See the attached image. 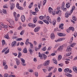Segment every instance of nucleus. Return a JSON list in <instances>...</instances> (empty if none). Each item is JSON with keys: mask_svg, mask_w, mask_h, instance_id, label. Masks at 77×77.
Instances as JSON below:
<instances>
[{"mask_svg": "<svg viewBox=\"0 0 77 77\" xmlns=\"http://www.w3.org/2000/svg\"><path fill=\"white\" fill-rule=\"evenodd\" d=\"M41 48H37L36 47L35 48V51H38V50H39V49H40Z\"/></svg>", "mask_w": 77, "mask_h": 77, "instance_id": "55", "label": "nucleus"}, {"mask_svg": "<svg viewBox=\"0 0 77 77\" xmlns=\"http://www.w3.org/2000/svg\"><path fill=\"white\" fill-rule=\"evenodd\" d=\"M39 18H40V20H43V19H44V17L42 16H40L39 17Z\"/></svg>", "mask_w": 77, "mask_h": 77, "instance_id": "45", "label": "nucleus"}, {"mask_svg": "<svg viewBox=\"0 0 77 77\" xmlns=\"http://www.w3.org/2000/svg\"><path fill=\"white\" fill-rule=\"evenodd\" d=\"M28 44H30V42H26L25 44L26 45H28Z\"/></svg>", "mask_w": 77, "mask_h": 77, "instance_id": "58", "label": "nucleus"}, {"mask_svg": "<svg viewBox=\"0 0 77 77\" xmlns=\"http://www.w3.org/2000/svg\"><path fill=\"white\" fill-rule=\"evenodd\" d=\"M2 13H4V14H7L6 10H3Z\"/></svg>", "mask_w": 77, "mask_h": 77, "instance_id": "47", "label": "nucleus"}, {"mask_svg": "<svg viewBox=\"0 0 77 77\" xmlns=\"http://www.w3.org/2000/svg\"><path fill=\"white\" fill-rule=\"evenodd\" d=\"M35 12H38V11H39V10H38V7H36V8H35Z\"/></svg>", "mask_w": 77, "mask_h": 77, "instance_id": "40", "label": "nucleus"}, {"mask_svg": "<svg viewBox=\"0 0 77 77\" xmlns=\"http://www.w3.org/2000/svg\"><path fill=\"white\" fill-rule=\"evenodd\" d=\"M58 71L59 72H62V69L61 68H59L58 69Z\"/></svg>", "mask_w": 77, "mask_h": 77, "instance_id": "59", "label": "nucleus"}, {"mask_svg": "<svg viewBox=\"0 0 77 77\" xmlns=\"http://www.w3.org/2000/svg\"><path fill=\"white\" fill-rule=\"evenodd\" d=\"M47 2V0H44L43 2V6H44L45 5V3Z\"/></svg>", "mask_w": 77, "mask_h": 77, "instance_id": "37", "label": "nucleus"}, {"mask_svg": "<svg viewBox=\"0 0 77 77\" xmlns=\"http://www.w3.org/2000/svg\"><path fill=\"white\" fill-rule=\"evenodd\" d=\"M60 17H58L57 18V22H60Z\"/></svg>", "mask_w": 77, "mask_h": 77, "instance_id": "49", "label": "nucleus"}, {"mask_svg": "<svg viewBox=\"0 0 77 77\" xmlns=\"http://www.w3.org/2000/svg\"><path fill=\"white\" fill-rule=\"evenodd\" d=\"M21 20L22 22H24L25 21V20H26V17H25L24 15H23L21 17Z\"/></svg>", "mask_w": 77, "mask_h": 77, "instance_id": "4", "label": "nucleus"}, {"mask_svg": "<svg viewBox=\"0 0 77 77\" xmlns=\"http://www.w3.org/2000/svg\"><path fill=\"white\" fill-rule=\"evenodd\" d=\"M15 61H16L17 65L18 66V65H20V60H18V59L17 58H16L15 59Z\"/></svg>", "mask_w": 77, "mask_h": 77, "instance_id": "6", "label": "nucleus"}, {"mask_svg": "<svg viewBox=\"0 0 77 77\" xmlns=\"http://www.w3.org/2000/svg\"><path fill=\"white\" fill-rule=\"evenodd\" d=\"M40 29V27L39 26L36 27L34 29V32H38V31Z\"/></svg>", "mask_w": 77, "mask_h": 77, "instance_id": "15", "label": "nucleus"}, {"mask_svg": "<svg viewBox=\"0 0 77 77\" xmlns=\"http://www.w3.org/2000/svg\"><path fill=\"white\" fill-rule=\"evenodd\" d=\"M63 24L62 23L60 24V25L59 27L61 29H63Z\"/></svg>", "mask_w": 77, "mask_h": 77, "instance_id": "31", "label": "nucleus"}, {"mask_svg": "<svg viewBox=\"0 0 77 77\" xmlns=\"http://www.w3.org/2000/svg\"><path fill=\"white\" fill-rule=\"evenodd\" d=\"M43 22L47 24H49V22L46 20H44Z\"/></svg>", "mask_w": 77, "mask_h": 77, "instance_id": "38", "label": "nucleus"}, {"mask_svg": "<svg viewBox=\"0 0 77 77\" xmlns=\"http://www.w3.org/2000/svg\"><path fill=\"white\" fill-rule=\"evenodd\" d=\"M21 40H23V38H19L17 39V41H21Z\"/></svg>", "mask_w": 77, "mask_h": 77, "instance_id": "61", "label": "nucleus"}, {"mask_svg": "<svg viewBox=\"0 0 77 77\" xmlns=\"http://www.w3.org/2000/svg\"><path fill=\"white\" fill-rule=\"evenodd\" d=\"M72 19H73V20H74V21H76V20H77V18H76V17H75L74 16L72 17Z\"/></svg>", "mask_w": 77, "mask_h": 77, "instance_id": "54", "label": "nucleus"}, {"mask_svg": "<svg viewBox=\"0 0 77 77\" xmlns=\"http://www.w3.org/2000/svg\"><path fill=\"white\" fill-rule=\"evenodd\" d=\"M49 12L50 14H52L53 12V8H51V7H49L48 8Z\"/></svg>", "mask_w": 77, "mask_h": 77, "instance_id": "10", "label": "nucleus"}, {"mask_svg": "<svg viewBox=\"0 0 77 77\" xmlns=\"http://www.w3.org/2000/svg\"><path fill=\"white\" fill-rule=\"evenodd\" d=\"M71 46H69L67 47V49L66 50L67 51H71V50H72V49L71 48Z\"/></svg>", "mask_w": 77, "mask_h": 77, "instance_id": "16", "label": "nucleus"}, {"mask_svg": "<svg viewBox=\"0 0 77 77\" xmlns=\"http://www.w3.org/2000/svg\"><path fill=\"white\" fill-rule=\"evenodd\" d=\"M29 51L30 54H32V53H33V51L32 50V48H29Z\"/></svg>", "mask_w": 77, "mask_h": 77, "instance_id": "23", "label": "nucleus"}, {"mask_svg": "<svg viewBox=\"0 0 77 77\" xmlns=\"http://www.w3.org/2000/svg\"><path fill=\"white\" fill-rule=\"evenodd\" d=\"M65 75H66V76H67V77H71L72 76V75L71 74L68 73H66Z\"/></svg>", "mask_w": 77, "mask_h": 77, "instance_id": "21", "label": "nucleus"}, {"mask_svg": "<svg viewBox=\"0 0 77 77\" xmlns=\"http://www.w3.org/2000/svg\"><path fill=\"white\" fill-rule=\"evenodd\" d=\"M38 54H39L38 56L39 57H42V55L41 54V53L40 52L38 53Z\"/></svg>", "mask_w": 77, "mask_h": 77, "instance_id": "51", "label": "nucleus"}, {"mask_svg": "<svg viewBox=\"0 0 77 77\" xmlns=\"http://www.w3.org/2000/svg\"><path fill=\"white\" fill-rule=\"evenodd\" d=\"M53 24L54 26H55L56 24V21L55 20H54L53 21Z\"/></svg>", "mask_w": 77, "mask_h": 77, "instance_id": "36", "label": "nucleus"}, {"mask_svg": "<svg viewBox=\"0 0 77 77\" xmlns=\"http://www.w3.org/2000/svg\"><path fill=\"white\" fill-rule=\"evenodd\" d=\"M42 67V65H40L38 67V69H40Z\"/></svg>", "mask_w": 77, "mask_h": 77, "instance_id": "57", "label": "nucleus"}, {"mask_svg": "<svg viewBox=\"0 0 77 77\" xmlns=\"http://www.w3.org/2000/svg\"><path fill=\"white\" fill-rule=\"evenodd\" d=\"M37 20H38V17H35L33 19V21L34 23H36V21H37Z\"/></svg>", "mask_w": 77, "mask_h": 77, "instance_id": "18", "label": "nucleus"}, {"mask_svg": "<svg viewBox=\"0 0 77 77\" xmlns=\"http://www.w3.org/2000/svg\"><path fill=\"white\" fill-rule=\"evenodd\" d=\"M28 71L30 72H33V71L32 69H28Z\"/></svg>", "mask_w": 77, "mask_h": 77, "instance_id": "39", "label": "nucleus"}, {"mask_svg": "<svg viewBox=\"0 0 77 77\" xmlns=\"http://www.w3.org/2000/svg\"><path fill=\"white\" fill-rule=\"evenodd\" d=\"M75 45H76V43H73L71 44L70 45V47H74V46H75Z\"/></svg>", "mask_w": 77, "mask_h": 77, "instance_id": "28", "label": "nucleus"}, {"mask_svg": "<svg viewBox=\"0 0 77 77\" xmlns=\"http://www.w3.org/2000/svg\"><path fill=\"white\" fill-rule=\"evenodd\" d=\"M58 35L59 36H65L66 35V34H63V33H57Z\"/></svg>", "mask_w": 77, "mask_h": 77, "instance_id": "12", "label": "nucleus"}, {"mask_svg": "<svg viewBox=\"0 0 77 77\" xmlns=\"http://www.w3.org/2000/svg\"><path fill=\"white\" fill-rule=\"evenodd\" d=\"M9 52V49H8L5 52V54H7Z\"/></svg>", "mask_w": 77, "mask_h": 77, "instance_id": "43", "label": "nucleus"}, {"mask_svg": "<svg viewBox=\"0 0 77 77\" xmlns=\"http://www.w3.org/2000/svg\"><path fill=\"white\" fill-rule=\"evenodd\" d=\"M16 45H17V41H14L11 44V45L13 47H15Z\"/></svg>", "mask_w": 77, "mask_h": 77, "instance_id": "8", "label": "nucleus"}, {"mask_svg": "<svg viewBox=\"0 0 77 77\" xmlns=\"http://www.w3.org/2000/svg\"><path fill=\"white\" fill-rule=\"evenodd\" d=\"M4 24L2 23H0V27L1 28H3Z\"/></svg>", "mask_w": 77, "mask_h": 77, "instance_id": "35", "label": "nucleus"}, {"mask_svg": "<svg viewBox=\"0 0 77 77\" xmlns=\"http://www.w3.org/2000/svg\"><path fill=\"white\" fill-rule=\"evenodd\" d=\"M33 2H32L31 4H30L29 7V9H31V8H32V6H33Z\"/></svg>", "mask_w": 77, "mask_h": 77, "instance_id": "33", "label": "nucleus"}, {"mask_svg": "<svg viewBox=\"0 0 77 77\" xmlns=\"http://www.w3.org/2000/svg\"><path fill=\"white\" fill-rule=\"evenodd\" d=\"M16 7L17 8L19 9H20V10H22V9H23V8L19 6V4L17 3L16 5Z\"/></svg>", "mask_w": 77, "mask_h": 77, "instance_id": "17", "label": "nucleus"}, {"mask_svg": "<svg viewBox=\"0 0 77 77\" xmlns=\"http://www.w3.org/2000/svg\"><path fill=\"white\" fill-rule=\"evenodd\" d=\"M71 15V14H69L68 12H67L65 14V17L66 18H68L69 17V16Z\"/></svg>", "mask_w": 77, "mask_h": 77, "instance_id": "14", "label": "nucleus"}, {"mask_svg": "<svg viewBox=\"0 0 77 77\" xmlns=\"http://www.w3.org/2000/svg\"><path fill=\"white\" fill-rule=\"evenodd\" d=\"M65 38H59L57 40H55V42H59L60 41H63V40H65Z\"/></svg>", "mask_w": 77, "mask_h": 77, "instance_id": "9", "label": "nucleus"}, {"mask_svg": "<svg viewBox=\"0 0 77 77\" xmlns=\"http://www.w3.org/2000/svg\"><path fill=\"white\" fill-rule=\"evenodd\" d=\"M56 14H58L59 16H60L61 15V14H62V12L61 11L59 10H57L56 12Z\"/></svg>", "mask_w": 77, "mask_h": 77, "instance_id": "11", "label": "nucleus"}, {"mask_svg": "<svg viewBox=\"0 0 77 77\" xmlns=\"http://www.w3.org/2000/svg\"><path fill=\"white\" fill-rule=\"evenodd\" d=\"M63 46H61L58 48V50H60V51H62L63 50Z\"/></svg>", "mask_w": 77, "mask_h": 77, "instance_id": "20", "label": "nucleus"}, {"mask_svg": "<svg viewBox=\"0 0 77 77\" xmlns=\"http://www.w3.org/2000/svg\"><path fill=\"white\" fill-rule=\"evenodd\" d=\"M21 56H22V53H21V52H18V58H20V57Z\"/></svg>", "mask_w": 77, "mask_h": 77, "instance_id": "30", "label": "nucleus"}, {"mask_svg": "<svg viewBox=\"0 0 77 77\" xmlns=\"http://www.w3.org/2000/svg\"><path fill=\"white\" fill-rule=\"evenodd\" d=\"M14 7H15V5H14V4H12L11 5V10L13 9L14 8Z\"/></svg>", "mask_w": 77, "mask_h": 77, "instance_id": "26", "label": "nucleus"}, {"mask_svg": "<svg viewBox=\"0 0 77 77\" xmlns=\"http://www.w3.org/2000/svg\"><path fill=\"white\" fill-rule=\"evenodd\" d=\"M35 75L36 77H38V72H35Z\"/></svg>", "mask_w": 77, "mask_h": 77, "instance_id": "63", "label": "nucleus"}, {"mask_svg": "<svg viewBox=\"0 0 77 77\" xmlns=\"http://www.w3.org/2000/svg\"><path fill=\"white\" fill-rule=\"evenodd\" d=\"M10 23L11 26L14 25V21H13V20H11L10 21Z\"/></svg>", "mask_w": 77, "mask_h": 77, "instance_id": "34", "label": "nucleus"}, {"mask_svg": "<svg viewBox=\"0 0 77 77\" xmlns=\"http://www.w3.org/2000/svg\"><path fill=\"white\" fill-rule=\"evenodd\" d=\"M4 77H9V76L8 75V74L7 73H5L4 75Z\"/></svg>", "mask_w": 77, "mask_h": 77, "instance_id": "52", "label": "nucleus"}, {"mask_svg": "<svg viewBox=\"0 0 77 77\" xmlns=\"http://www.w3.org/2000/svg\"><path fill=\"white\" fill-rule=\"evenodd\" d=\"M64 71L65 72H69V73L71 72L72 71L71 70H69L68 68L65 69Z\"/></svg>", "mask_w": 77, "mask_h": 77, "instance_id": "5", "label": "nucleus"}, {"mask_svg": "<svg viewBox=\"0 0 77 77\" xmlns=\"http://www.w3.org/2000/svg\"><path fill=\"white\" fill-rule=\"evenodd\" d=\"M61 9L63 10V11H66V8H65V2H63L62 5Z\"/></svg>", "mask_w": 77, "mask_h": 77, "instance_id": "1", "label": "nucleus"}, {"mask_svg": "<svg viewBox=\"0 0 77 77\" xmlns=\"http://www.w3.org/2000/svg\"><path fill=\"white\" fill-rule=\"evenodd\" d=\"M47 20L48 21H49L51 24H52V22H51V19L50 17L48 16L46 17Z\"/></svg>", "mask_w": 77, "mask_h": 77, "instance_id": "13", "label": "nucleus"}, {"mask_svg": "<svg viewBox=\"0 0 77 77\" xmlns=\"http://www.w3.org/2000/svg\"><path fill=\"white\" fill-rule=\"evenodd\" d=\"M55 37L54 34V33H52L51 35V39H54Z\"/></svg>", "mask_w": 77, "mask_h": 77, "instance_id": "19", "label": "nucleus"}, {"mask_svg": "<svg viewBox=\"0 0 77 77\" xmlns=\"http://www.w3.org/2000/svg\"><path fill=\"white\" fill-rule=\"evenodd\" d=\"M71 54H72V53L71 52L68 53L66 54V56H70Z\"/></svg>", "mask_w": 77, "mask_h": 77, "instance_id": "44", "label": "nucleus"}, {"mask_svg": "<svg viewBox=\"0 0 77 77\" xmlns=\"http://www.w3.org/2000/svg\"><path fill=\"white\" fill-rule=\"evenodd\" d=\"M3 28H4V29H7L8 28V26L5 25H4L3 26Z\"/></svg>", "mask_w": 77, "mask_h": 77, "instance_id": "53", "label": "nucleus"}, {"mask_svg": "<svg viewBox=\"0 0 77 77\" xmlns=\"http://www.w3.org/2000/svg\"><path fill=\"white\" fill-rule=\"evenodd\" d=\"M66 7L67 8H69L70 7V4H69V3L68 2L66 4Z\"/></svg>", "mask_w": 77, "mask_h": 77, "instance_id": "25", "label": "nucleus"}, {"mask_svg": "<svg viewBox=\"0 0 77 77\" xmlns=\"http://www.w3.org/2000/svg\"><path fill=\"white\" fill-rule=\"evenodd\" d=\"M53 60V62H54L55 64H56V65H57V60L55 58H54L52 59Z\"/></svg>", "mask_w": 77, "mask_h": 77, "instance_id": "22", "label": "nucleus"}, {"mask_svg": "<svg viewBox=\"0 0 77 77\" xmlns=\"http://www.w3.org/2000/svg\"><path fill=\"white\" fill-rule=\"evenodd\" d=\"M28 26L29 27H36V25L35 24L32 23H29L28 24Z\"/></svg>", "mask_w": 77, "mask_h": 77, "instance_id": "7", "label": "nucleus"}, {"mask_svg": "<svg viewBox=\"0 0 77 77\" xmlns=\"http://www.w3.org/2000/svg\"><path fill=\"white\" fill-rule=\"evenodd\" d=\"M44 59V60H45V58H47V55L45 54L43 55Z\"/></svg>", "mask_w": 77, "mask_h": 77, "instance_id": "60", "label": "nucleus"}, {"mask_svg": "<svg viewBox=\"0 0 77 77\" xmlns=\"http://www.w3.org/2000/svg\"><path fill=\"white\" fill-rule=\"evenodd\" d=\"M4 69H8V65H5V66H4Z\"/></svg>", "mask_w": 77, "mask_h": 77, "instance_id": "46", "label": "nucleus"}, {"mask_svg": "<svg viewBox=\"0 0 77 77\" xmlns=\"http://www.w3.org/2000/svg\"><path fill=\"white\" fill-rule=\"evenodd\" d=\"M2 45H4L5 44V40H2Z\"/></svg>", "mask_w": 77, "mask_h": 77, "instance_id": "62", "label": "nucleus"}, {"mask_svg": "<svg viewBox=\"0 0 77 77\" xmlns=\"http://www.w3.org/2000/svg\"><path fill=\"white\" fill-rule=\"evenodd\" d=\"M50 61L49 60L45 61L43 64L44 66H47V65H48L50 64Z\"/></svg>", "mask_w": 77, "mask_h": 77, "instance_id": "3", "label": "nucleus"}, {"mask_svg": "<svg viewBox=\"0 0 77 77\" xmlns=\"http://www.w3.org/2000/svg\"><path fill=\"white\" fill-rule=\"evenodd\" d=\"M20 59L21 60L22 62L21 63L22 65L23 66H26V64L25 63L26 62V61H25V60L22 58H20Z\"/></svg>", "mask_w": 77, "mask_h": 77, "instance_id": "2", "label": "nucleus"}, {"mask_svg": "<svg viewBox=\"0 0 77 77\" xmlns=\"http://www.w3.org/2000/svg\"><path fill=\"white\" fill-rule=\"evenodd\" d=\"M69 30H72V32L74 31V29L73 27H70L69 28Z\"/></svg>", "mask_w": 77, "mask_h": 77, "instance_id": "27", "label": "nucleus"}, {"mask_svg": "<svg viewBox=\"0 0 77 77\" xmlns=\"http://www.w3.org/2000/svg\"><path fill=\"white\" fill-rule=\"evenodd\" d=\"M24 31H22L20 33V35H23L24 34Z\"/></svg>", "mask_w": 77, "mask_h": 77, "instance_id": "56", "label": "nucleus"}, {"mask_svg": "<svg viewBox=\"0 0 77 77\" xmlns=\"http://www.w3.org/2000/svg\"><path fill=\"white\" fill-rule=\"evenodd\" d=\"M4 37L6 39H8L9 38V35H8V34H6L4 36Z\"/></svg>", "mask_w": 77, "mask_h": 77, "instance_id": "42", "label": "nucleus"}, {"mask_svg": "<svg viewBox=\"0 0 77 77\" xmlns=\"http://www.w3.org/2000/svg\"><path fill=\"white\" fill-rule=\"evenodd\" d=\"M46 50H47V48H46L45 47H43L42 49V50L44 51H45Z\"/></svg>", "mask_w": 77, "mask_h": 77, "instance_id": "48", "label": "nucleus"}, {"mask_svg": "<svg viewBox=\"0 0 77 77\" xmlns=\"http://www.w3.org/2000/svg\"><path fill=\"white\" fill-rule=\"evenodd\" d=\"M23 52L24 53H27V50L26 48H24L23 50Z\"/></svg>", "mask_w": 77, "mask_h": 77, "instance_id": "29", "label": "nucleus"}, {"mask_svg": "<svg viewBox=\"0 0 77 77\" xmlns=\"http://www.w3.org/2000/svg\"><path fill=\"white\" fill-rule=\"evenodd\" d=\"M43 70L45 73L47 72V69H43Z\"/></svg>", "mask_w": 77, "mask_h": 77, "instance_id": "64", "label": "nucleus"}, {"mask_svg": "<svg viewBox=\"0 0 77 77\" xmlns=\"http://www.w3.org/2000/svg\"><path fill=\"white\" fill-rule=\"evenodd\" d=\"M8 48H5V49H3L2 51V53H4V52H5V51H6L7 50V49H8Z\"/></svg>", "mask_w": 77, "mask_h": 77, "instance_id": "41", "label": "nucleus"}, {"mask_svg": "<svg viewBox=\"0 0 77 77\" xmlns=\"http://www.w3.org/2000/svg\"><path fill=\"white\" fill-rule=\"evenodd\" d=\"M61 59H62V56L61 55H59L58 57V60L59 61L61 60Z\"/></svg>", "mask_w": 77, "mask_h": 77, "instance_id": "32", "label": "nucleus"}, {"mask_svg": "<svg viewBox=\"0 0 77 77\" xmlns=\"http://www.w3.org/2000/svg\"><path fill=\"white\" fill-rule=\"evenodd\" d=\"M73 69L74 72L76 73H77V68H76V67H73Z\"/></svg>", "mask_w": 77, "mask_h": 77, "instance_id": "24", "label": "nucleus"}, {"mask_svg": "<svg viewBox=\"0 0 77 77\" xmlns=\"http://www.w3.org/2000/svg\"><path fill=\"white\" fill-rule=\"evenodd\" d=\"M59 66H60L61 67H62L63 66V63H61L60 64H58Z\"/></svg>", "mask_w": 77, "mask_h": 77, "instance_id": "50", "label": "nucleus"}]
</instances>
